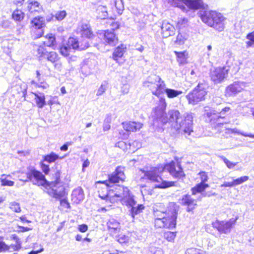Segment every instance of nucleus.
Segmentation results:
<instances>
[{"label":"nucleus","instance_id":"nucleus-38","mask_svg":"<svg viewBox=\"0 0 254 254\" xmlns=\"http://www.w3.org/2000/svg\"><path fill=\"white\" fill-rule=\"evenodd\" d=\"M12 16L14 20L20 21L24 18V13L21 10L16 9L12 13Z\"/></svg>","mask_w":254,"mask_h":254},{"label":"nucleus","instance_id":"nucleus-46","mask_svg":"<svg viewBox=\"0 0 254 254\" xmlns=\"http://www.w3.org/2000/svg\"><path fill=\"white\" fill-rule=\"evenodd\" d=\"M249 179L248 176H243L239 178L233 180V182L234 186L240 185L247 181Z\"/></svg>","mask_w":254,"mask_h":254},{"label":"nucleus","instance_id":"nucleus-50","mask_svg":"<svg viewBox=\"0 0 254 254\" xmlns=\"http://www.w3.org/2000/svg\"><path fill=\"white\" fill-rule=\"evenodd\" d=\"M10 209L15 212H20L21 211V208L20 205L18 203L16 202H12L10 203Z\"/></svg>","mask_w":254,"mask_h":254},{"label":"nucleus","instance_id":"nucleus-31","mask_svg":"<svg viewBox=\"0 0 254 254\" xmlns=\"http://www.w3.org/2000/svg\"><path fill=\"white\" fill-rule=\"evenodd\" d=\"M177 57V61L180 64H184L186 63L188 54L186 52H175Z\"/></svg>","mask_w":254,"mask_h":254},{"label":"nucleus","instance_id":"nucleus-22","mask_svg":"<svg viewBox=\"0 0 254 254\" xmlns=\"http://www.w3.org/2000/svg\"><path fill=\"white\" fill-rule=\"evenodd\" d=\"M34 95V100L37 107L39 108H42L46 104L45 101V96L43 93L37 92L36 93L32 92Z\"/></svg>","mask_w":254,"mask_h":254},{"label":"nucleus","instance_id":"nucleus-15","mask_svg":"<svg viewBox=\"0 0 254 254\" xmlns=\"http://www.w3.org/2000/svg\"><path fill=\"white\" fill-rule=\"evenodd\" d=\"M180 202L182 205L187 206L186 210L189 212L192 211L197 206L196 200L193 197L192 194L183 195Z\"/></svg>","mask_w":254,"mask_h":254},{"label":"nucleus","instance_id":"nucleus-47","mask_svg":"<svg viewBox=\"0 0 254 254\" xmlns=\"http://www.w3.org/2000/svg\"><path fill=\"white\" fill-rule=\"evenodd\" d=\"M126 203L129 208L136 205V202L134 200L132 196H129V197H127Z\"/></svg>","mask_w":254,"mask_h":254},{"label":"nucleus","instance_id":"nucleus-3","mask_svg":"<svg viewBox=\"0 0 254 254\" xmlns=\"http://www.w3.org/2000/svg\"><path fill=\"white\" fill-rule=\"evenodd\" d=\"M201 19L209 26L218 31H222L224 29L226 18L220 13L215 11H205L201 15Z\"/></svg>","mask_w":254,"mask_h":254},{"label":"nucleus","instance_id":"nucleus-55","mask_svg":"<svg viewBox=\"0 0 254 254\" xmlns=\"http://www.w3.org/2000/svg\"><path fill=\"white\" fill-rule=\"evenodd\" d=\"M200 250L196 248H191L187 250L186 254H205L204 253H200Z\"/></svg>","mask_w":254,"mask_h":254},{"label":"nucleus","instance_id":"nucleus-29","mask_svg":"<svg viewBox=\"0 0 254 254\" xmlns=\"http://www.w3.org/2000/svg\"><path fill=\"white\" fill-rule=\"evenodd\" d=\"M163 91L165 92L167 97L169 98H173L177 97L183 93L182 91L168 88H164Z\"/></svg>","mask_w":254,"mask_h":254},{"label":"nucleus","instance_id":"nucleus-16","mask_svg":"<svg viewBox=\"0 0 254 254\" xmlns=\"http://www.w3.org/2000/svg\"><path fill=\"white\" fill-rule=\"evenodd\" d=\"M230 108L228 107H222L221 108L216 109V110H210L205 113L206 116L210 118V120H215L217 118V120L220 118H223L222 115L225 114L226 113L229 112Z\"/></svg>","mask_w":254,"mask_h":254},{"label":"nucleus","instance_id":"nucleus-49","mask_svg":"<svg viewBox=\"0 0 254 254\" xmlns=\"http://www.w3.org/2000/svg\"><path fill=\"white\" fill-rule=\"evenodd\" d=\"M107 88V83H106V82H104V83H102L100 87L99 88L96 95L97 96H100L102 95L106 90Z\"/></svg>","mask_w":254,"mask_h":254},{"label":"nucleus","instance_id":"nucleus-27","mask_svg":"<svg viewBox=\"0 0 254 254\" xmlns=\"http://www.w3.org/2000/svg\"><path fill=\"white\" fill-rule=\"evenodd\" d=\"M81 35L83 38L90 40L94 36L90 27L87 25H82L81 29Z\"/></svg>","mask_w":254,"mask_h":254},{"label":"nucleus","instance_id":"nucleus-34","mask_svg":"<svg viewBox=\"0 0 254 254\" xmlns=\"http://www.w3.org/2000/svg\"><path fill=\"white\" fill-rule=\"evenodd\" d=\"M43 161L48 163H52L55 162L59 158L58 155L54 152H51L50 154L45 155L44 156Z\"/></svg>","mask_w":254,"mask_h":254},{"label":"nucleus","instance_id":"nucleus-12","mask_svg":"<svg viewBox=\"0 0 254 254\" xmlns=\"http://www.w3.org/2000/svg\"><path fill=\"white\" fill-rule=\"evenodd\" d=\"M229 67L224 66L211 69L210 72L211 80L215 83H221L228 76Z\"/></svg>","mask_w":254,"mask_h":254},{"label":"nucleus","instance_id":"nucleus-23","mask_svg":"<svg viewBox=\"0 0 254 254\" xmlns=\"http://www.w3.org/2000/svg\"><path fill=\"white\" fill-rule=\"evenodd\" d=\"M209 187L208 185L203 182H200L191 189V193L193 195H196L197 193L204 192V190Z\"/></svg>","mask_w":254,"mask_h":254},{"label":"nucleus","instance_id":"nucleus-4","mask_svg":"<svg viewBox=\"0 0 254 254\" xmlns=\"http://www.w3.org/2000/svg\"><path fill=\"white\" fill-rule=\"evenodd\" d=\"M208 84L204 81L197 85L186 96L190 104L195 105L205 99L207 94Z\"/></svg>","mask_w":254,"mask_h":254},{"label":"nucleus","instance_id":"nucleus-33","mask_svg":"<svg viewBox=\"0 0 254 254\" xmlns=\"http://www.w3.org/2000/svg\"><path fill=\"white\" fill-rule=\"evenodd\" d=\"M144 208V207L142 204H138L137 206H133L130 207L128 211L132 217L134 218L135 216L141 213Z\"/></svg>","mask_w":254,"mask_h":254},{"label":"nucleus","instance_id":"nucleus-26","mask_svg":"<svg viewBox=\"0 0 254 254\" xmlns=\"http://www.w3.org/2000/svg\"><path fill=\"white\" fill-rule=\"evenodd\" d=\"M107 226L111 232H117L120 230V224L115 219L110 218L107 222Z\"/></svg>","mask_w":254,"mask_h":254},{"label":"nucleus","instance_id":"nucleus-37","mask_svg":"<svg viewBox=\"0 0 254 254\" xmlns=\"http://www.w3.org/2000/svg\"><path fill=\"white\" fill-rule=\"evenodd\" d=\"M58 166L59 165L56 164L55 165V169H56V170H54V168H52V170H51V171L52 172H54V174L55 173L56 171L57 170H59V168H58ZM41 168L42 169V171L45 173V174L46 175H47L49 174V173L50 172V171H51L50 168H49V166L48 165H47L44 163H41Z\"/></svg>","mask_w":254,"mask_h":254},{"label":"nucleus","instance_id":"nucleus-9","mask_svg":"<svg viewBox=\"0 0 254 254\" xmlns=\"http://www.w3.org/2000/svg\"><path fill=\"white\" fill-rule=\"evenodd\" d=\"M172 6L180 8L184 11L186 9L185 4L189 9L197 10L204 8L202 0H167Z\"/></svg>","mask_w":254,"mask_h":254},{"label":"nucleus","instance_id":"nucleus-45","mask_svg":"<svg viewBox=\"0 0 254 254\" xmlns=\"http://www.w3.org/2000/svg\"><path fill=\"white\" fill-rule=\"evenodd\" d=\"M187 39V36L186 35H183L182 34L179 33L177 37L176 43L180 45H183Z\"/></svg>","mask_w":254,"mask_h":254},{"label":"nucleus","instance_id":"nucleus-56","mask_svg":"<svg viewBox=\"0 0 254 254\" xmlns=\"http://www.w3.org/2000/svg\"><path fill=\"white\" fill-rule=\"evenodd\" d=\"M0 182L1 185L2 186H13L14 184V182L6 180V179H1Z\"/></svg>","mask_w":254,"mask_h":254},{"label":"nucleus","instance_id":"nucleus-8","mask_svg":"<svg viewBox=\"0 0 254 254\" xmlns=\"http://www.w3.org/2000/svg\"><path fill=\"white\" fill-rule=\"evenodd\" d=\"M24 182H31L33 185L47 188L49 182L45 176L40 171L32 168L30 169L26 174L25 179H21Z\"/></svg>","mask_w":254,"mask_h":254},{"label":"nucleus","instance_id":"nucleus-35","mask_svg":"<svg viewBox=\"0 0 254 254\" xmlns=\"http://www.w3.org/2000/svg\"><path fill=\"white\" fill-rule=\"evenodd\" d=\"M44 59H46L48 61L53 64L59 60V57L58 54L56 52H50L46 54V56Z\"/></svg>","mask_w":254,"mask_h":254},{"label":"nucleus","instance_id":"nucleus-57","mask_svg":"<svg viewBox=\"0 0 254 254\" xmlns=\"http://www.w3.org/2000/svg\"><path fill=\"white\" fill-rule=\"evenodd\" d=\"M199 175L201 179V182L205 183L207 181L208 177L207 174L205 172H200L199 173Z\"/></svg>","mask_w":254,"mask_h":254},{"label":"nucleus","instance_id":"nucleus-2","mask_svg":"<svg viewBox=\"0 0 254 254\" xmlns=\"http://www.w3.org/2000/svg\"><path fill=\"white\" fill-rule=\"evenodd\" d=\"M178 169L177 170L175 164L172 162L170 164H166L163 168H161V170H159V168L156 167L151 168L150 170L143 171L144 176L150 181L153 182H160L162 179L160 177V173L163 171L169 172L174 178L178 179L183 180L185 177V174L183 171V168L180 165H178Z\"/></svg>","mask_w":254,"mask_h":254},{"label":"nucleus","instance_id":"nucleus-62","mask_svg":"<svg viewBox=\"0 0 254 254\" xmlns=\"http://www.w3.org/2000/svg\"><path fill=\"white\" fill-rule=\"evenodd\" d=\"M11 247L14 251H18L21 248V244H16V245H11L9 248Z\"/></svg>","mask_w":254,"mask_h":254},{"label":"nucleus","instance_id":"nucleus-18","mask_svg":"<svg viewBox=\"0 0 254 254\" xmlns=\"http://www.w3.org/2000/svg\"><path fill=\"white\" fill-rule=\"evenodd\" d=\"M161 34L163 38H168L175 34V28L174 26L167 21H163L161 26Z\"/></svg>","mask_w":254,"mask_h":254},{"label":"nucleus","instance_id":"nucleus-36","mask_svg":"<svg viewBox=\"0 0 254 254\" xmlns=\"http://www.w3.org/2000/svg\"><path fill=\"white\" fill-rule=\"evenodd\" d=\"M90 40H88L87 39H85L82 40V41L80 43L78 42L77 39V43L78 45V47H77L76 50H84L86 49L87 48L89 47Z\"/></svg>","mask_w":254,"mask_h":254},{"label":"nucleus","instance_id":"nucleus-11","mask_svg":"<svg viewBox=\"0 0 254 254\" xmlns=\"http://www.w3.org/2000/svg\"><path fill=\"white\" fill-rule=\"evenodd\" d=\"M237 220V218H233L228 220L220 221L216 220L212 223V225L213 227L216 229L220 233L228 234L231 232V229L235 224Z\"/></svg>","mask_w":254,"mask_h":254},{"label":"nucleus","instance_id":"nucleus-43","mask_svg":"<svg viewBox=\"0 0 254 254\" xmlns=\"http://www.w3.org/2000/svg\"><path fill=\"white\" fill-rule=\"evenodd\" d=\"M176 233L168 231L164 233V238L169 242L173 241L176 237Z\"/></svg>","mask_w":254,"mask_h":254},{"label":"nucleus","instance_id":"nucleus-42","mask_svg":"<svg viewBox=\"0 0 254 254\" xmlns=\"http://www.w3.org/2000/svg\"><path fill=\"white\" fill-rule=\"evenodd\" d=\"M148 254H163L162 250L160 248H157L154 246L148 248Z\"/></svg>","mask_w":254,"mask_h":254},{"label":"nucleus","instance_id":"nucleus-32","mask_svg":"<svg viewBox=\"0 0 254 254\" xmlns=\"http://www.w3.org/2000/svg\"><path fill=\"white\" fill-rule=\"evenodd\" d=\"M96 12L98 13V17L100 19H106L108 17L107 7L103 5L98 6Z\"/></svg>","mask_w":254,"mask_h":254},{"label":"nucleus","instance_id":"nucleus-1","mask_svg":"<svg viewBox=\"0 0 254 254\" xmlns=\"http://www.w3.org/2000/svg\"><path fill=\"white\" fill-rule=\"evenodd\" d=\"M168 123L179 132L190 135L192 130L193 116L192 113H186L183 117L176 110H171L168 112Z\"/></svg>","mask_w":254,"mask_h":254},{"label":"nucleus","instance_id":"nucleus-25","mask_svg":"<svg viewBox=\"0 0 254 254\" xmlns=\"http://www.w3.org/2000/svg\"><path fill=\"white\" fill-rule=\"evenodd\" d=\"M31 24L35 29H40L45 25V18L43 17H36L31 20Z\"/></svg>","mask_w":254,"mask_h":254},{"label":"nucleus","instance_id":"nucleus-61","mask_svg":"<svg viewBox=\"0 0 254 254\" xmlns=\"http://www.w3.org/2000/svg\"><path fill=\"white\" fill-rule=\"evenodd\" d=\"M55 68L59 71H61L62 67V64L60 61H59V60L56 62L55 63H53Z\"/></svg>","mask_w":254,"mask_h":254},{"label":"nucleus","instance_id":"nucleus-59","mask_svg":"<svg viewBox=\"0 0 254 254\" xmlns=\"http://www.w3.org/2000/svg\"><path fill=\"white\" fill-rule=\"evenodd\" d=\"M60 203L61 205L65 208H68L70 207V204L69 202L67 201V200L66 198L60 199Z\"/></svg>","mask_w":254,"mask_h":254},{"label":"nucleus","instance_id":"nucleus-7","mask_svg":"<svg viewBox=\"0 0 254 254\" xmlns=\"http://www.w3.org/2000/svg\"><path fill=\"white\" fill-rule=\"evenodd\" d=\"M143 85L148 87L152 91L153 94L157 96L163 92L165 87V84L161 78L156 75L153 74L149 76L147 80L144 82Z\"/></svg>","mask_w":254,"mask_h":254},{"label":"nucleus","instance_id":"nucleus-39","mask_svg":"<svg viewBox=\"0 0 254 254\" xmlns=\"http://www.w3.org/2000/svg\"><path fill=\"white\" fill-rule=\"evenodd\" d=\"M120 189L123 190L122 193H115V196L117 197H127L129 196H131L130 194V191L128 189L127 187H119Z\"/></svg>","mask_w":254,"mask_h":254},{"label":"nucleus","instance_id":"nucleus-10","mask_svg":"<svg viewBox=\"0 0 254 254\" xmlns=\"http://www.w3.org/2000/svg\"><path fill=\"white\" fill-rule=\"evenodd\" d=\"M178 210L174 209L171 211V215L168 219H161L160 218H155L154 224L156 228H166L169 229H173L175 228L176 225V219L177 218Z\"/></svg>","mask_w":254,"mask_h":254},{"label":"nucleus","instance_id":"nucleus-53","mask_svg":"<svg viewBox=\"0 0 254 254\" xmlns=\"http://www.w3.org/2000/svg\"><path fill=\"white\" fill-rule=\"evenodd\" d=\"M221 158L224 161V162L225 163V164L227 165V167L229 169L233 168L237 164V163H234L233 162H230L226 157L224 156H222L221 157Z\"/></svg>","mask_w":254,"mask_h":254},{"label":"nucleus","instance_id":"nucleus-6","mask_svg":"<svg viewBox=\"0 0 254 254\" xmlns=\"http://www.w3.org/2000/svg\"><path fill=\"white\" fill-rule=\"evenodd\" d=\"M166 107L165 99L161 98L158 106L153 110L151 114L152 124L154 127H159L168 123V117L165 112Z\"/></svg>","mask_w":254,"mask_h":254},{"label":"nucleus","instance_id":"nucleus-14","mask_svg":"<svg viewBox=\"0 0 254 254\" xmlns=\"http://www.w3.org/2000/svg\"><path fill=\"white\" fill-rule=\"evenodd\" d=\"M245 87V82L235 81L226 88L225 93L228 96H234L243 90Z\"/></svg>","mask_w":254,"mask_h":254},{"label":"nucleus","instance_id":"nucleus-5","mask_svg":"<svg viewBox=\"0 0 254 254\" xmlns=\"http://www.w3.org/2000/svg\"><path fill=\"white\" fill-rule=\"evenodd\" d=\"M54 177L55 180L51 183L49 182L47 185V187H50L47 192L50 196L60 199L64 197L66 194L64 184L60 181V170H57L56 171Z\"/></svg>","mask_w":254,"mask_h":254},{"label":"nucleus","instance_id":"nucleus-40","mask_svg":"<svg viewBox=\"0 0 254 254\" xmlns=\"http://www.w3.org/2000/svg\"><path fill=\"white\" fill-rule=\"evenodd\" d=\"M163 206L162 204H160L159 205H156L153 208L154 210V216L155 218H160L159 214L161 213L164 212L165 211V208L162 209L161 207Z\"/></svg>","mask_w":254,"mask_h":254},{"label":"nucleus","instance_id":"nucleus-54","mask_svg":"<svg viewBox=\"0 0 254 254\" xmlns=\"http://www.w3.org/2000/svg\"><path fill=\"white\" fill-rule=\"evenodd\" d=\"M66 15L65 10L58 11L55 15L56 18L59 21L62 20Z\"/></svg>","mask_w":254,"mask_h":254},{"label":"nucleus","instance_id":"nucleus-30","mask_svg":"<svg viewBox=\"0 0 254 254\" xmlns=\"http://www.w3.org/2000/svg\"><path fill=\"white\" fill-rule=\"evenodd\" d=\"M27 9L29 11L32 13L34 11H38L40 9V3L37 1H28Z\"/></svg>","mask_w":254,"mask_h":254},{"label":"nucleus","instance_id":"nucleus-13","mask_svg":"<svg viewBox=\"0 0 254 254\" xmlns=\"http://www.w3.org/2000/svg\"><path fill=\"white\" fill-rule=\"evenodd\" d=\"M77 47V39L70 37L66 44H63L60 47V52L62 56L67 57L72 52V50H76Z\"/></svg>","mask_w":254,"mask_h":254},{"label":"nucleus","instance_id":"nucleus-28","mask_svg":"<svg viewBox=\"0 0 254 254\" xmlns=\"http://www.w3.org/2000/svg\"><path fill=\"white\" fill-rule=\"evenodd\" d=\"M46 38L47 40L44 42V44L46 46L52 47L53 49H55L56 47V42L55 35L52 34L47 35Z\"/></svg>","mask_w":254,"mask_h":254},{"label":"nucleus","instance_id":"nucleus-60","mask_svg":"<svg viewBox=\"0 0 254 254\" xmlns=\"http://www.w3.org/2000/svg\"><path fill=\"white\" fill-rule=\"evenodd\" d=\"M88 226L86 224H83L78 225V230L82 233H84L88 230Z\"/></svg>","mask_w":254,"mask_h":254},{"label":"nucleus","instance_id":"nucleus-58","mask_svg":"<svg viewBox=\"0 0 254 254\" xmlns=\"http://www.w3.org/2000/svg\"><path fill=\"white\" fill-rule=\"evenodd\" d=\"M9 247L7 246L4 242L0 241V253L8 251Z\"/></svg>","mask_w":254,"mask_h":254},{"label":"nucleus","instance_id":"nucleus-64","mask_svg":"<svg viewBox=\"0 0 254 254\" xmlns=\"http://www.w3.org/2000/svg\"><path fill=\"white\" fill-rule=\"evenodd\" d=\"M221 187H234L233 181L232 182H224L221 186Z\"/></svg>","mask_w":254,"mask_h":254},{"label":"nucleus","instance_id":"nucleus-21","mask_svg":"<svg viewBox=\"0 0 254 254\" xmlns=\"http://www.w3.org/2000/svg\"><path fill=\"white\" fill-rule=\"evenodd\" d=\"M84 197L83 190L81 188L78 187L72 191L71 199L74 203H79L83 200Z\"/></svg>","mask_w":254,"mask_h":254},{"label":"nucleus","instance_id":"nucleus-24","mask_svg":"<svg viewBox=\"0 0 254 254\" xmlns=\"http://www.w3.org/2000/svg\"><path fill=\"white\" fill-rule=\"evenodd\" d=\"M126 46L124 45L117 47L113 54V58L114 60L118 62V59L122 58L126 52Z\"/></svg>","mask_w":254,"mask_h":254},{"label":"nucleus","instance_id":"nucleus-41","mask_svg":"<svg viewBox=\"0 0 254 254\" xmlns=\"http://www.w3.org/2000/svg\"><path fill=\"white\" fill-rule=\"evenodd\" d=\"M175 182L162 181V182L156 186V188L160 189H165L170 187L174 186Z\"/></svg>","mask_w":254,"mask_h":254},{"label":"nucleus","instance_id":"nucleus-19","mask_svg":"<svg viewBox=\"0 0 254 254\" xmlns=\"http://www.w3.org/2000/svg\"><path fill=\"white\" fill-rule=\"evenodd\" d=\"M104 40L106 44L114 46L118 43V38L114 31L108 30L104 32Z\"/></svg>","mask_w":254,"mask_h":254},{"label":"nucleus","instance_id":"nucleus-17","mask_svg":"<svg viewBox=\"0 0 254 254\" xmlns=\"http://www.w3.org/2000/svg\"><path fill=\"white\" fill-rule=\"evenodd\" d=\"M125 179V176L123 168L117 167L112 174L109 175V183H119L120 181H124Z\"/></svg>","mask_w":254,"mask_h":254},{"label":"nucleus","instance_id":"nucleus-63","mask_svg":"<svg viewBox=\"0 0 254 254\" xmlns=\"http://www.w3.org/2000/svg\"><path fill=\"white\" fill-rule=\"evenodd\" d=\"M246 38L254 43V31L251 33H249L247 35Z\"/></svg>","mask_w":254,"mask_h":254},{"label":"nucleus","instance_id":"nucleus-51","mask_svg":"<svg viewBox=\"0 0 254 254\" xmlns=\"http://www.w3.org/2000/svg\"><path fill=\"white\" fill-rule=\"evenodd\" d=\"M111 122V117H107L105 119L103 126V129L104 131H107L110 129L111 127L110 124Z\"/></svg>","mask_w":254,"mask_h":254},{"label":"nucleus","instance_id":"nucleus-44","mask_svg":"<svg viewBox=\"0 0 254 254\" xmlns=\"http://www.w3.org/2000/svg\"><path fill=\"white\" fill-rule=\"evenodd\" d=\"M174 209H176L175 207H174L173 208H171L170 209H169L168 210H165V211L163 213H161L160 214H159V217L161 219H168V216L170 217L171 215V211L173 210Z\"/></svg>","mask_w":254,"mask_h":254},{"label":"nucleus","instance_id":"nucleus-20","mask_svg":"<svg viewBox=\"0 0 254 254\" xmlns=\"http://www.w3.org/2000/svg\"><path fill=\"white\" fill-rule=\"evenodd\" d=\"M123 128L127 131L136 132L142 127L143 124L139 122H128L122 123Z\"/></svg>","mask_w":254,"mask_h":254},{"label":"nucleus","instance_id":"nucleus-48","mask_svg":"<svg viewBox=\"0 0 254 254\" xmlns=\"http://www.w3.org/2000/svg\"><path fill=\"white\" fill-rule=\"evenodd\" d=\"M38 55L39 58H45L46 56V54L48 52L43 46H39L37 49Z\"/></svg>","mask_w":254,"mask_h":254},{"label":"nucleus","instance_id":"nucleus-52","mask_svg":"<svg viewBox=\"0 0 254 254\" xmlns=\"http://www.w3.org/2000/svg\"><path fill=\"white\" fill-rule=\"evenodd\" d=\"M31 84L35 85L36 86H37V87H41L43 89H46L49 86V85L47 83L42 82V81L39 82V83H37L35 81L32 80L31 81Z\"/></svg>","mask_w":254,"mask_h":254}]
</instances>
